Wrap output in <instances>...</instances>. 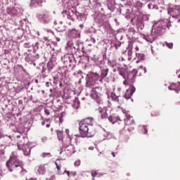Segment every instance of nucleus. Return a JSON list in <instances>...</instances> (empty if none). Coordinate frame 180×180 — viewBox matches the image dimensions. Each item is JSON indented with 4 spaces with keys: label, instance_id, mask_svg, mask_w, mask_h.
Returning a JSON list of instances; mask_svg holds the SVG:
<instances>
[{
    "label": "nucleus",
    "instance_id": "1",
    "mask_svg": "<svg viewBox=\"0 0 180 180\" xmlns=\"http://www.w3.org/2000/svg\"><path fill=\"white\" fill-rule=\"evenodd\" d=\"M6 167L10 172H15V174L25 175L27 172V170L25 169V163L19 160L16 152L12 153L9 160L6 162Z\"/></svg>",
    "mask_w": 180,
    "mask_h": 180
},
{
    "label": "nucleus",
    "instance_id": "56",
    "mask_svg": "<svg viewBox=\"0 0 180 180\" xmlns=\"http://www.w3.org/2000/svg\"><path fill=\"white\" fill-rule=\"evenodd\" d=\"M34 82H35V84H39V79H34Z\"/></svg>",
    "mask_w": 180,
    "mask_h": 180
},
{
    "label": "nucleus",
    "instance_id": "9",
    "mask_svg": "<svg viewBox=\"0 0 180 180\" xmlns=\"http://www.w3.org/2000/svg\"><path fill=\"white\" fill-rule=\"evenodd\" d=\"M100 13L94 16V22L99 25V26H104L105 27H109V22L106 20L105 14Z\"/></svg>",
    "mask_w": 180,
    "mask_h": 180
},
{
    "label": "nucleus",
    "instance_id": "16",
    "mask_svg": "<svg viewBox=\"0 0 180 180\" xmlns=\"http://www.w3.org/2000/svg\"><path fill=\"white\" fill-rule=\"evenodd\" d=\"M137 70L134 69L132 71L129 72L127 75V81L129 82H134V80L136 79V77L137 75Z\"/></svg>",
    "mask_w": 180,
    "mask_h": 180
},
{
    "label": "nucleus",
    "instance_id": "2",
    "mask_svg": "<svg viewBox=\"0 0 180 180\" xmlns=\"http://www.w3.org/2000/svg\"><path fill=\"white\" fill-rule=\"evenodd\" d=\"M168 27V23L165 20L155 22L152 27L151 33L148 35H143V39L148 43H153L158 36H162L165 33V29Z\"/></svg>",
    "mask_w": 180,
    "mask_h": 180
},
{
    "label": "nucleus",
    "instance_id": "24",
    "mask_svg": "<svg viewBox=\"0 0 180 180\" xmlns=\"http://www.w3.org/2000/svg\"><path fill=\"white\" fill-rule=\"evenodd\" d=\"M86 42L87 43L88 46H94L95 43H96V39L94 36H89L86 39Z\"/></svg>",
    "mask_w": 180,
    "mask_h": 180
},
{
    "label": "nucleus",
    "instance_id": "55",
    "mask_svg": "<svg viewBox=\"0 0 180 180\" xmlns=\"http://www.w3.org/2000/svg\"><path fill=\"white\" fill-rule=\"evenodd\" d=\"M144 19H145V20H149L150 18H148V15H146V16L144 17Z\"/></svg>",
    "mask_w": 180,
    "mask_h": 180
},
{
    "label": "nucleus",
    "instance_id": "30",
    "mask_svg": "<svg viewBox=\"0 0 180 180\" xmlns=\"http://www.w3.org/2000/svg\"><path fill=\"white\" fill-rule=\"evenodd\" d=\"M15 13L17 16H21V15H23V8L20 6H15Z\"/></svg>",
    "mask_w": 180,
    "mask_h": 180
},
{
    "label": "nucleus",
    "instance_id": "5",
    "mask_svg": "<svg viewBox=\"0 0 180 180\" xmlns=\"http://www.w3.org/2000/svg\"><path fill=\"white\" fill-rule=\"evenodd\" d=\"M102 87H95L92 89L91 94H90L91 98L96 101V103L98 105H102L96 109V112L98 113H107L108 109L109 107H106L104 105L103 99L102 98Z\"/></svg>",
    "mask_w": 180,
    "mask_h": 180
},
{
    "label": "nucleus",
    "instance_id": "14",
    "mask_svg": "<svg viewBox=\"0 0 180 180\" xmlns=\"http://www.w3.org/2000/svg\"><path fill=\"white\" fill-rule=\"evenodd\" d=\"M134 92H136V87H134V86L133 85H129V88L127 90L126 94L124 96V98H125V99H130V98H131V96H133V94H134Z\"/></svg>",
    "mask_w": 180,
    "mask_h": 180
},
{
    "label": "nucleus",
    "instance_id": "36",
    "mask_svg": "<svg viewBox=\"0 0 180 180\" xmlns=\"http://www.w3.org/2000/svg\"><path fill=\"white\" fill-rule=\"evenodd\" d=\"M57 136L59 141H63V140H64V134H63V131H58Z\"/></svg>",
    "mask_w": 180,
    "mask_h": 180
},
{
    "label": "nucleus",
    "instance_id": "38",
    "mask_svg": "<svg viewBox=\"0 0 180 180\" xmlns=\"http://www.w3.org/2000/svg\"><path fill=\"white\" fill-rule=\"evenodd\" d=\"M110 97L112 99V101H115V102H119V96H116V94L111 93Z\"/></svg>",
    "mask_w": 180,
    "mask_h": 180
},
{
    "label": "nucleus",
    "instance_id": "47",
    "mask_svg": "<svg viewBox=\"0 0 180 180\" xmlns=\"http://www.w3.org/2000/svg\"><path fill=\"white\" fill-rule=\"evenodd\" d=\"M77 77H82V79H84V76L82 75V70H79L77 71Z\"/></svg>",
    "mask_w": 180,
    "mask_h": 180
},
{
    "label": "nucleus",
    "instance_id": "22",
    "mask_svg": "<svg viewBox=\"0 0 180 180\" xmlns=\"http://www.w3.org/2000/svg\"><path fill=\"white\" fill-rule=\"evenodd\" d=\"M49 167V165H41L38 167L37 172H38V174H39V175H44V174H46V169H47V167Z\"/></svg>",
    "mask_w": 180,
    "mask_h": 180
},
{
    "label": "nucleus",
    "instance_id": "46",
    "mask_svg": "<svg viewBox=\"0 0 180 180\" xmlns=\"http://www.w3.org/2000/svg\"><path fill=\"white\" fill-rule=\"evenodd\" d=\"M27 147H28V148H27L28 150H25L23 149L24 155H26V156H27V155H29V154H30V148H29V146H27Z\"/></svg>",
    "mask_w": 180,
    "mask_h": 180
},
{
    "label": "nucleus",
    "instance_id": "60",
    "mask_svg": "<svg viewBox=\"0 0 180 180\" xmlns=\"http://www.w3.org/2000/svg\"><path fill=\"white\" fill-rule=\"evenodd\" d=\"M60 39L59 37H56V41H60Z\"/></svg>",
    "mask_w": 180,
    "mask_h": 180
},
{
    "label": "nucleus",
    "instance_id": "54",
    "mask_svg": "<svg viewBox=\"0 0 180 180\" xmlns=\"http://www.w3.org/2000/svg\"><path fill=\"white\" fill-rule=\"evenodd\" d=\"M46 46L49 47H51V44H50V42H49V41H47L46 43Z\"/></svg>",
    "mask_w": 180,
    "mask_h": 180
},
{
    "label": "nucleus",
    "instance_id": "57",
    "mask_svg": "<svg viewBox=\"0 0 180 180\" xmlns=\"http://www.w3.org/2000/svg\"><path fill=\"white\" fill-rule=\"evenodd\" d=\"M111 154H112V157H114V158L116 157V155H115V152H112Z\"/></svg>",
    "mask_w": 180,
    "mask_h": 180
},
{
    "label": "nucleus",
    "instance_id": "31",
    "mask_svg": "<svg viewBox=\"0 0 180 180\" xmlns=\"http://www.w3.org/2000/svg\"><path fill=\"white\" fill-rule=\"evenodd\" d=\"M79 46H82V44H76L75 45H73L70 50H71L72 53H77V50H79Z\"/></svg>",
    "mask_w": 180,
    "mask_h": 180
},
{
    "label": "nucleus",
    "instance_id": "10",
    "mask_svg": "<svg viewBox=\"0 0 180 180\" xmlns=\"http://www.w3.org/2000/svg\"><path fill=\"white\" fill-rule=\"evenodd\" d=\"M53 27L56 32L59 33H63L65 32V26H64L63 22L60 18L57 17L53 21Z\"/></svg>",
    "mask_w": 180,
    "mask_h": 180
},
{
    "label": "nucleus",
    "instance_id": "17",
    "mask_svg": "<svg viewBox=\"0 0 180 180\" xmlns=\"http://www.w3.org/2000/svg\"><path fill=\"white\" fill-rule=\"evenodd\" d=\"M169 91H175L176 94H179L180 92V82L172 83L168 87Z\"/></svg>",
    "mask_w": 180,
    "mask_h": 180
},
{
    "label": "nucleus",
    "instance_id": "61",
    "mask_svg": "<svg viewBox=\"0 0 180 180\" xmlns=\"http://www.w3.org/2000/svg\"><path fill=\"white\" fill-rule=\"evenodd\" d=\"M32 99H33V96H30V101H32Z\"/></svg>",
    "mask_w": 180,
    "mask_h": 180
},
{
    "label": "nucleus",
    "instance_id": "23",
    "mask_svg": "<svg viewBox=\"0 0 180 180\" xmlns=\"http://www.w3.org/2000/svg\"><path fill=\"white\" fill-rule=\"evenodd\" d=\"M148 8L150 11H158V6L155 4L154 1L148 3Z\"/></svg>",
    "mask_w": 180,
    "mask_h": 180
},
{
    "label": "nucleus",
    "instance_id": "64",
    "mask_svg": "<svg viewBox=\"0 0 180 180\" xmlns=\"http://www.w3.org/2000/svg\"><path fill=\"white\" fill-rule=\"evenodd\" d=\"M59 86H63V83L62 82H60V84H59Z\"/></svg>",
    "mask_w": 180,
    "mask_h": 180
},
{
    "label": "nucleus",
    "instance_id": "11",
    "mask_svg": "<svg viewBox=\"0 0 180 180\" xmlns=\"http://www.w3.org/2000/svg\"><path fill=\"white\" fill-rule=\"evenodd\" d=\"M37 19L41 22V23H44V25H48L51 22V17L50 16V13L49 12H44L43 13L39 14L37 15Z\"/></svg>",
    "mask_w": 180,
    "mask_h": 180
},
{
    "label": "nucleus",
    "instance_id": "49",
    "mask_svg": "<svg viewBox=\"0 0 180 180\" xmlns=\"http://www.w3.org/2000/svg\"><path fill=\"white\" fill-rule=\"evenodd\" d=\"M47 155H51V154L50 153H42L41 154V158H44L46 157H47Z\"/></svg>",
    "mask_w": 180,
    "mask_h": 180
},
{
    "label": "nucleus",
    "instance_id": "34",
    "mask_svg": "<svg viewBox=\"0 0 180 180\" xmlns=\"http://www.w3.org/2000/svg\"><path fill=\"white\" fill-rule=\"evenodd\" d=\"M58 1V4H59V5H62V6H64L65 8L67 6V5H68V4H70V1L71 0H57Z\"/></svg>",
    "mask_w": 180,
    "mask_h": 180
},
{
    "label": "nucleus",
    "instance_id": "27",
    "mask_svg": "<svg viewBox=\"0 0 180 180\" xmlns=\"http://www.w3.org/2000/svg\"><path fill=\"white\" fill-rule=\"evenodd\" d=\"M65 151L68 155H71L74 153V146L72 145H69L68 146H65Z\"/></svg>",
    "mask_w": 180,
    "mask_h": 180
},
{
    "label": "nucleus",
    "instance_id": "19",
    "mask_svg": "<svg viewBox=\"0 0 180 180\" xmlns=\"http://www.w3.org/2000/svg\"><path fill=\"white\" fill-rule=\"evenodd\" d=\"M78 143V136L77 135H74V136H70L68 138V142H65V144H71V146H72V144H77Z\"/></svg>",
    "mask_w": 180,
    "mask_h": 180
},
{
    "label": "nucleus",
    "instance_id": "37",
    "mask_svg": "<svg viewBox=\"0 0 180 180\" xmlns=\"http://www.w3.org/2000/svg\"><path fill=\"white\" fill-rule=\"evenodd\" d=\"M120 46H122V42L117 41L115 43H112L111 47H115L116 50H117V49H119V47H120Z\"/></svg>",
    "mask_w": 180,
    "mask_h": 180
},
{
    "label": "nucleus",
    "instance_id": "59",
    "mask_svg": "<svg viewBox=\"0 0 180 180\" xmlns=\"http://www.w3.org/2000/svg\"><path fill=\"white\" fill-rule=\"evenodd\" d=\"M143 71H144V73L146 74V72H147V68H143Z\"/></svg>",
    "mask_w": 180,
    "mask_h": 180
},
{
    "label": "nucleus",
    "instance_id": "44",
    "mask_svg": "<svg viewBox=\"0 0 180 180\" xmlns=\"http://www.w3.org/2000/svg\"><path fill=\"white\" fill-rule=\"evenodd\" d=\"M65 143H68V136H67V139L65 141L63 140V144L64 147L71 146V143L70 144H65Z\"/></svg>",
    "mask_w": 180,
    "mask_h": 180
},
{
    "label": "nucleus",
    "instance_id": "40",
    "mask_svg": "<svg viewBox=\"0 0 180 180\" xmlns=\"http://www.w3.org/2000/svg\"><path fill=\"white\" fill-rule=\"evenodd\" d=\"M65 174H67L68 178H71L72 176H75V174L72 172L65 170Z\"/></svg>",
    "mask_w": 180,
    "mask_h": 180
},
{
    "label": "nucleus",
    "instance_id": "25",
    "mask_svg": "<svg viewBox=\"0 0 180 180\" xmlns=\"http://www.w3.org/2000/svg\"><path fill=\"white\" fill-rule=\"evenodd\" d=\"M13 140H12V136H7L4 139V143L5 144V148H6V147H11V146H13Z\"/></svg>",
    "mask_w": 180,
    "mask_h": 180
},
{
    "label": "nucleus",
    "instance_id": "58",
    "mask_svg": "<svg viewBox=\"0 0 180 180\" xmlns=\"http://www.w3.org/2000/svg\"><path fill=\"white\" fill-rule=\"evenodd\" d=\"M147 133H148V131L147 130V128H145V132H144V134H147Z\"/></svg>",
    "mask_w": 180,
    "mask_h": 180
},
{
    "label": "nucleus",
    "instance_id": "29",
    "mask_svg": "<svg viewBox=\"0 0 180 180\" xmlns=\"http://www.w3.org/2000/svg\"><path fill=\"white\" fill-rule=\"evenodd\" d=\"M39 53H37L35 56H32V55L28 56L27 58H25V60L29 63V60H31V61H34L36 60H39Z\"/></svg>",
    "mask_w": 180,
    "mask_h": 180
},
{
    "label": "nucleus",
    "instance_id": "45",
    "mask_svg": "<svg viewBox=\"0 0 180 180\" xmlns=\"http://www.w3.org/2000/svg\"><path fill=\"white\" fill-rule=\"evenodd\" d=\"M138 28L141 29V30H143L144 29V23L143 22H139L138 24Z\"/></svg>",
    "mask_w": 180,
    "mask_h": 180
},
{
    "label": "nucleus",
    "instance_id": "33",
    "mask_svg": "<svg viewBox=\"0 0 180 180\" xmlns=\"http://www.w3.org/2000/svg\"><path fill=\"white\" fill-rule=\"evenodd\" d=\"M55 165H56V168L58 169V172H60L61 171V165H62V162L60 159H57L56 161L55 162Z\"/></svg>",
    "mask_w": 180,
    "mask_h": 180
},
{
    "label": "nucleus",
    "instance_id": "8",
    "mask_svg": "<svg viewBox=\"0 0 180 180\" xmlns=\"http://www.w3.org/2000/svg\"><path fill=\"white\" fill-rule=\"evenodd\" d=\"M85 79H86V86H88V87L94 86L96 81L99 79V75L98 73H94V72L87 74Z\"/></svg>",
    "mask_w": 180,
    "mask_h": 180
},
{
    "label": "nucleus",
    "instance_id": "50",
    "mask_svg": "<svg viewBox=\"0 0 180 180\" xmlns=\"http://www.w3.org/2000/svg\"><path fill=\"white\" fill-rule=\"evenodd\" d=\"M127 54H128L129 57L131 56V54H133V52L131 51V49H129L127 50Z\"/></svg>",
    "mask_w": 180,
    "mask_h": 180
},
{
    "label": "nucleus",
    "instance_id": "35",
    "mask_svg": "<svg viewBox=\"0 0 180 180\" xmlns=\"http://www.w3.org/2000/svg\"><path fill=\"white\" fill-rule=\"evenodd\" d=\"M136 58L141 61H144V60H146V55H144V53H136Z\"/></svg>",
    "mask_w": 180,
    "mask_h": 180
},
{
    "label": "nucleus",
    "instance_id": "51",
    "mask_svg": "<svg viewBox=\"0 0 180 180\" xmlns=\"http://www.w3.org/2000/svg\"><path fill=\"white\" fill-rule=\"evenodd\" d=\"M65 133H66V134L68 136L67 137H68V139L70 137H71V135H70V129H65Z\"/></svg>",
    "mask_w": 180,
    "mask_h": 180
},
{
    "label": "nucleus",
    "instance_id": "53",
    "mask_svg": "<svg viewBox=\"0 0 180 180\" xmlns=\"http://www.w3.org/2000/svg\"><path fill=\"white\" fill-rule=\"evenodd\" d=\"M18 105H23V101L19 100L18 101Z\"/></svg>",
    "mask_w": 180,
    "mask_h": 180
},
{
    "label": "nucleus",
    "instance_id": "48",
    "mask_svg": "<svg viewBox=\"0 0 180 180\" xmlns=\"http://www.w3.org/2000/svg\"><path fill=\"white\" fill-rule=\"evenodd\" d=\"M91 176H93V178H95V176H96V175H98V172L95 170L91 171Z\"/></svg>",
    "mask_w": 180,
    "mask_h": 180
},
{
    "label": "nucleus",
    "instance_id": "20",
    "mask_svg": "<svg viewBox=\"0 0 180 180\" xmlns=\"http://www.w3.org/2000/svg\"><path fill=\"white\" fill-rule=\"evenodd\" d=\"M126 118H124V122L127 126H130V124H134V119L133 116L130 115L129 114L125 115Z\"/></svg>",
    "mask_w": 180,
    "mask_h": 180
},
{
    "label": "nucleus",
    "instance_id": "13",
    "mask_svg": "<svg viewBox=\"0 0 180 180\" xmlns=\"http://www.w3.org/2000/svg\"><path fill=\"white\" fill-rule=\"evenodd\" d=\"M101 118L102 119H108L109 122H110V123H112V124H114V123H116V122H117V120H120L119 117H114L112 115H108V113H103L101 114Z\"/></svg>",
    "mask_w": 180,
    "mask_h": 180
},
{
    "label": "nucleus",
    "instance_id": "42",
    "mask_svg": "<svg viewBox=\"0 0 180 180\" xmlns=\"http://www.w3.org/2000/svg\"><path fill=\"white\" fill-rule=\"evenodd\" d=\"M165 46L167 47H168V49H172V47H174V44L172 42H167V41H165Z\"/></svg>",
    "mask_w": 180,
    "mask_h": 180
},
{
    "label": "nucleus",
    "instance_id": "52",
    "mask_svg": "<svg viewBox=\"0 0 180 180\" xmlns=\"http://www.w3.org/2000/svg\"><path fill=\"white\" fill-rule=\"evenodd\" d=\"M60 123H63V114H60V116L58 117Z\"/></svg>",
    "mask_w": 180,
    "mask_h": 180
},
{
    "label": "nucleus",
    "instance_id": "15",
    "mask_svg": "<svg viewBox=\"0 0 180 180\" xmlns=\"http://www.w3.org/2000/svg\"><path fill=\"white\" fill-rule=\"evenodd\" d=\"M68 36L70 39H79V37H81V34L79 33V31H77L75 29H72L68 30Z\"/></svg>",
    "mask_w": 180,
    "mask_h": 180
},
{
    "label": "nucleus",
    "instance_id": "7",
    "mask_svg": "<svg viewBox=\"0 0 180 180\" xmlns=\"http://www.w3.org/2000/svg\"><path fill=\"white\" fill-rule=\"evenodd\" d=\"M61 60L66 68L73 70V68H75V66L77 65V60H75L74 54H65L62 57Z\"/></svg>",
    "mask_w": 180,
    "mask_h": 180
},
{
    "label": "nucleus",
    "instance_id": "21",
    "mask_svg": "<svg viewBox=\"0 0 180 180\" xmlns=\"http://www.w3.org/2000/svg\"><path fill=\"white\" fill-rule=\"evenodd\" d=\"M109 72V69L108 68H103L101 69V73L100 75V82H102L103 79H104V78H106V77H108V74Z\"/></svg>",
    "mask_w": 180,
    "mask_h": 180
},
{
    "label": "nucleus",
    "instance_id": "43",
    "mask_svg": "<svg viewBox=\"0 0 180 180\" xmlns=\"http://www.w3.org/2000/svg\"><path fill=\"white\" fill-rule=\"evenodd\" d=\"M45 86H46V88H53V84H51V82H46Z\"/></svg>",
    "mask_w": 180,
    "mask_h": 180
},
{
    "label": "nucleus",
    "instance_id": "41",
    "mask_svg": "<svg viewBox=\"0 0 180 180\" xmlns=\"http://www.w3.org/2000/svg\"><path fill=\"white\" fill-rule=\"evenodd\" d=\"M108 65L112 68H115V67H116V62H115V60H108Z\"/></svg>",
    "mask_w": 180,
    "mask_h": 180
},
{
    "label": "nucleus",
    "instance_id": "6",
    "mask_svg": "<svg viewBox=\"0 0 180 180\" xmlns=\"http://www.w3.org/2000/svg\"><path fill=\"white\" fill-rule=\"evenodd\" d=\"M62 15L64 18H67V19H69V20H72V22H74L75 19L83 22L86 20V15L78 13L75 9L64 11L62 12Z\"/></svg>",
    "mask_w": 180,
    "mask_h": 180
},
{
    "label": "nucleus",
    "instance_id": "28",
    "mask_svg": "<svg viewBox=\"0 0 180 180\" xmlns=\"http://www.w3.org/2000/svg\"><path fill=\"white\" fill-rule=\"evenodd\" d=\"M50 70L48 69L47 66H43L42 68V71H41V74H42V77L44 78H46V77H49V74H50Z\"/></svg>",
    "mask_w": 180,
    "mask_h": 180
},
{
    "label": "nucleus",
    "instance_id": "18",
    "mask_svg": "<svg viewBox=\"0 0 180 180\" xmlns=\"http://www.w3.org/2000/svg\"><path fill=\"white\" fill-rule=\"evenodd\" d=\"M43 4H44V0H31L30 6L31 8H37L38 6H43Z\"/></svg>",
    "mask_w": 180,
    "mask_h": 180
},
{
    "label": "nucleus",
    "instance_id": "12",
    "mask_svg": "<svg viewBox=\"0 0 180 180\" xmlns=\"http://www.w3.org/2000/svg\"><path fill=\"white\" fill-rule=\"evenodd\" d=\"M168 13L172 15V18L175 19H179L180 18V6H176L170 8Z\"/></svg>",
    "mask_w": 180,
    "mask_h": 180
},
{
    "label": "nucleus",
    "instance_id": "32",
    "mask_svg": "<svg viewBox=\"0 0 180 180\" xmlns=\"http://www.w3.org/2000/svg\"><path fill=\"white\" fill-rule=\"evenodd\" d=\"M55 67H56V65H54V63H53V61L48 62V63L46 65L47 69L49 70H50L51 72V71H53V70H54Z\"/></svg>",
    "mask_w": 180,
    "mask_h": 180
},
{
    "label": "nucleus",
    "instance_id": "3",
    "mask_svg": "<svg viewBox=\"0 0 180 180\" xmlns=\"http://www.w3.org/2000/svg\"><path fill=\"white\" fill-rule=\"evenodd\" d=\"M79 124L82 137H94V134H96V127L94 126L93 117L83 119Z\"/></svg>",
    "mask_w": 180,
    "mask_h": 180
},
{
    "label": "nucleus",
    "instance_id": "62",
    "mask_svg": "<svg viewBox=\"0 0 180 180\" xmlns=\"http://www.w3.org/2000/svg\"><path fill=\"white\" fill-rule=\"evenodd\" d=\"M81 79H82V77L79 79V84H81L82 82V81Z\"/></svg>",
    "mask_w": 180,
    "mask_h": 180
},
{
    "label": "nucleus",
    "instance_id": "63",
    "mask_svg": "<svg viewBox=\"0 0 180 180\" xmlns=\"http://www.w3.org/2000/svg\"><path fill=\"white\" fill-rule=\"evenodd\" d=\"M49 91H50V92H53V89L51 87V88L49 89Z\"/></svg>",
    "mask_w": 180,
    "mask_h": 180
},
{
    "label": "nucleus",
    "instance_id": "4",
    "mask_svg": "<svg viewBox=\"0 0 180 180\" xmlns=\"http://www.w3.org/2000/svg\"><path fill=\"white\" fill-rule=\"evenodd\" d=\"M92 5L95 9H97L101 13H103V15H110L116 9V1L115 0H106L105 4L103 6L99 1L95 0L93 1Z\"/></svg>",
    "mask_w": 180,
    "mask_h": 180
},
{
    "label": "nucleus",
    "instance_id": "39",
    "mask_svg": "<svg viewBox=\"0 0 180 180\" xmlns=\"http://www.w3.org/2000/svg\"><path fill=\"white\" fill-rule=\"evenodd\" d=\"M73 45H74V42H72V41H68L67 42V46H66L67 50H70L71 48L73 46Z\"/></svg>",
    "mask_w": 180,
    "mask_h": 180
},
{
    "label": "nucleus",
    "instance_id": "26",
    "mask_svg": "<svg viewBox=\"0 0 180 180\" xmlns=\"http://www.w3.org/2000/svg\"><path fill=\"white\" fill-rule=\"evenodd\" d=\"M6 13L11 16H17L16 10L15 7H8L6 8Z\"/></svg>",
    "mask_w": 180,
    "mask_h": 180
}]
</instances>
